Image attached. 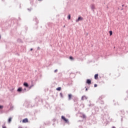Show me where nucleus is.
<instances>
[{
  "label": "nucleus",
  "instance_id": "2",
  "mask_svg": "<svg viewBox=\"0 0 128 128\" xmlns=\"http://www.w3.org/2000/svg\"><path fill=\"white\" fill-rule=\"evenodd\" d=\"M62 120H64V122H66V124H68V122H69L68 120L64 116H62Z\"/></svg>",
  "mask_w": 128,
  "mask_h": 128
},
{
  "label": "nucleus",
  "instance_id": "19",
  "mask_svg": "<svg viewBox=\"0 0 128 128\" xmlns=\"http://www.w3.org/2000/svg\"><path fill=\"white\" fill-rule=\"evenodd\" d=\"M70 15H68V19L70 20Z\"/></svg>",
  "mask_w": 128,
  "mask_h": 128
},
{
  "label": "nucleus",
  "instance_id": "9",
  "mask_svg": "<svg viewBox=\"0 0 128 128\" xmlns=\"http://www.w3.org/2000/svg\"><path fill=\"white\" fill-rule=\"evenodd\" d=\"M22 88H20L18 89V92H22Z\"/></svg>",
  "mask_w": 128,
  "mask_h": 128
},
{
  "label": "nucleus",
  "instance_id": "21",
  "mask_svg": "<svg viewBox=\"0 0 128 128\" xmlns=\"http://www.w3.org/2000/svg\"><path fill=\"white\" fill-rule=\"evenodd\" d=\"M26 88H24V92H26Z\"/></svg>",
  "mask_w": 128,
  "mask_h": 128
},
{
  "label": "nucleus",
  "instance_id": "11",
  "mask_svg": "<svg viewBox=\"0 0 128 128\" xmlns=\"http://www.w3.org/2000/svg\"><path fill=\"white\" fill-rule=\"evenodd\" d=\"M56 90H62V88H60V87H58V88H56Z\"/></svg>",
  "mask_w": 128,
  "mask_h": 128
},
{
  "label": "nucleus",
  "instance_id": "24",
  "mask_svg": "<svg viewBox=\"0 0 128 128\" xmlns=\"http://www.w3.org/2000/svg\"><path fill=\"white\" fill-rule=\"evenodd\" d=\"M1 38H2V36H1L0 35V40Z\"/></svg>",
  "mask_w": 128,
  "mask_h": 128
},
{
  "label": "nucleus",
  "instance_id": "7",
  "mask_svg": "<svg viewBox=\"0 0 128 128\" xmlns=\"http://www.w3.org/2000/svg\"><path fill=\"white\" fill-rule=\"evenodd\" d=\"M12 120V118L10 117L8 120V122H9V124H10Z\"/></svg>",
  "mask_w": 128,
  "mask_h": 128
},
{
  "label": "nucleus",
  "instance_id": "16",
  "mask_svg": "<svg viewBox=\"0 0 128 128\" xmlns=\"http://www.w3.org/2000/svg\"><path fill=\"white\" fill-rule=\"evenodd\" d=\"M82 118H86V115L83 114H82Z\"/></svg>",
  "mask_w": 128,
  "mask_h": 128
},
{
  "label": "nucleus",
  "instance_id": "10",
  "mask_svg": "<svg viewBox=\"0 0 128 128\" xmlns=\"http://www.w3.org/2000/svg\"><path fill=\"white\" fill-rule=\"evenodd\" d=\"M72 96L70 94L68 95V100H70V98Z\"/></svg>",
  "mask_w": 128,
  "mask_h": 128
},
{
  "label": "nucleus",
  "instance_id": "28",
  "mask_svg": "<svg viewBox=\"0 0 128 128\" xmlns=\"http://www.w3.org/2000/svg\"><path fill=\"white\" fill-rule=\"evenodd\" d=\"M3 128H6V127H3Z\"/></svg>",
  "mask_w": 128,
  "mask_h": 128
},
{
  "label": "nucleus",
  "instance_id": "12",
  "mask_svg": "<svg viewBox=\"0 0 128 128\" xmlns=\"http://www.w3.org/2000/svg\"><path fill=\"white\" fill-rule=\"evenodd\" d=\"M91 8H92V10H94V5H92Z\"/></svg>",
  "mask_w": 128,
  "mask_h": 128
},
{
  "label": "nucleus",
  "instance_id": "27",
  "mask_svg": "<svg viewBox=\"0 0 128 128\" xmlns=\"http://www.w3.org/2000/svg\"><path fill=\"white\" fill-rule=\"evenodd\" d=\"M86 90H88V88H86Z\"/></svg>",
  "mask_w": 128,
  "mask_h": 128
},
{
  "label": "nucleus",
  "instance_id": "3",
  "mask_svg": "<svg viewBox=\"0 0 128 128\" xmlns=\"http://www.w3.org/2000/svg\"><path fill=\"white\" fill-rule=\"evenodd\" d=\"M86 84H92V80H90V79H88L86 80Z\"/></svg>",
  "mask_w": 128,
  "mask_h": 128
},
{
  "label": "nucleus",
  "instance_id": "23",
  "mask_svg": "<svg viewBox=\"0 0 128 128\" xmlns=\"http://www.w3.org/2000/svg\"><path fill=\"white\" fill-rule=\"evenodd\" d=\"M32 88V86H30V88Z\"/></svg>",
  "mask_w": 128,
  "mask_h": 128
},
{
  "label": "nucleus",
  "instance_id": "15",
  "mask_svg": "<svg viewBox=\"0 0 128 128\" xmlns=\"http://www.w3.org/2000/svg\"><path fill=\"white\" fill-rule=\"evenodd\" d=\"M110 36H112V31H110Z\"/></svg>",
  "mask_w": 128,
  "mask_h": 128
},
{
  "label": "nucleus",
  "instance_id": "1",
  "mask_svg": "<svg viewBox=\"0 0 128 128\" xmlns=\"http://www.w3.org/2000/svg\"><path fill=\"white\" fill-rule=\"evenodd\" d=\"M84 20V18L82 16H79L77 20H76V22H82Z\"/></svg>",
  "mask_w": 128,
  "mask_h": 128
},
{
  "label": "nucleus",
  "instance_id": "14",
  "mask_svg": "<svg viewBox=\"0 0 128 128\" xmlns=\"http://www.w3.org/2000/svg\"><path fill=\"white\" fill-rule=\"evenodd\" d=\"M70 60H74V58H72V56H70Z\"/></svg>",
  "mask_w": 128,
  "mask_h": 128
},
{
  "label": "nucleus",
  "instance_id": "18",
  "mask_svg": "<svg viewBox=\"0 0 128 128\" xmlns=\"http://www.w3.org/2000/svg\"><path fill=\"white\" fill-rule=\"evenodd\" d=\"M96 86H98V84H94V88H96Z\"/></svg>",
  "mask_w": 128,
  "mask_h": 128
},
{
  "label": "nucleus",
  "instance_id": "6",
  "mask_svg": "<svg viewBox=\"0 0 128 128\" xmlns=\"http://www.w3.org/2000/svg\"><path fill=\"white\" fill-rule=\"evenodd\" d=\"M24 86L26 88H28V84L27 82H24Z\"/></svg>",
  "mask_w": 128,
  "mask_h": 128
},
{
  "label": "nucleus",
  "instance_id": "25",
  "mask_svg": "<svg viewBox=\"0 0 128 128\" xmlns=\"http://www.w3.org/2000/svg\"><path fill=\"white\" fill-rule=\"evenodd\" d=\"M30 50H32V48H30Z\"/></svg>",
  "mask_w": 128,
  "mask_h": 128
},
{
  "label": "nucleus",
  "instance_id": "8",
  "mask_svg": "<svg viewBox=\"0 0 128 128\" xmlns=\"http://www.w3.org/2000/svg\"><path fill=\"white\" fill-rule=\"evenodd\" d=\"M98 76V74H96L94 75V78H95V80H97Z\"/></svg>",
  "mask_w": 128,
  "mask_h": 128
},
{
  "label": "nucleus",
  "instance_id": "13",
  "mask_svg": "<svg viewBox=\"0 0 128 128\" xmlns=\"http://www.w3.org/2000/svg\"><path fill=\"white\" fill-rule=\"evenodd\" d=\"M13 108H14V106H10V110H12Z\"/></svg>",
  "mask_w": 128,
  "mask_h": 128
},
{
  "label": "nucleus",
  "instance_id": "4",
  "mask_svg": "<svg viewBox=\"0 0 128 128\" xmlns=\"http://www.w3.org/2000/svg\"><path fill=\"white\" fill-rule=\"evenodd\" d=\"M88 100V97H86V96H82V100Z\"/></svg>",
  "mask_w": 128,
  "mask_h": 128
},
{
  "label": "nucleus",
  "instance_id": "20",
  "mask_svg": "<svg viewBox=\"0 0 128 128\" xmlns=\"http://www.w3.org/2000/svg\"><path fill=\"white\" fill-rule=\"evenodd\" d=\"M60 96H61L62 98V94L60 93Z\"/></svg>",
  "mask_w": 128,
  "mask_h": 128
},
{
  "label": "nucleus",
  "instance_id": "26",
  "mask_svg": "<svg viewBox=\"0 0 128 128\" xmlns=\"http://www.w3.org/2000/svg\"><path fill=\"white\" fill-rule=\"evenodd\" d=\"M112 128H116V127H114V126H113Z\"/></svg>",
  "mask_w": 128,
  "mask_h": 128
},
{
  "label": "nucleus",
  "instance_id": "5",
  "mask_svg": "<svg viewBox=\"0 0 128 128\" xmlns=\"http://www.w3.org/2000/svg\"><path fill=\"white\" fill-rule=\"evenodd\" d=\"M28 122V118H24L22 120L23 123Z\"/></svg>",
  "mask_w": 128,
  "mask_h": 128
},
{
  "label": "nucleus",
  "instance_id": "29",
  "mask_svg": "<svg viewBox=\"0 0 128 128\" xmlns=\"http://www.w3.org/2000/svg\"><path fill=\"white\" fill-rule=\"evenodd\" d=\"M66 26H64V28Z\"/></svg>",
  "mask_w": 128,
  "mask_h": 128
},
{
  "label": "nucleus",
  "instance_id": "17",
  "mask_svg": "<svg viewBox=\"0 0 128 128\" xmlns=\"http://www.w3.org/2000/svg\"><path fill=\"white\" fill-rule=\"evenodd\" d=\"M4 108V106H0V110H2Z\"/></svg>",
  "mask_w": 128,
  "mask_h": 128
},
{
  "label": "nucleus",
  "instance_id": "22",
  "mask_svg": "<svg viewBox=\"0 0 128 128\" xmlns=\"http://www.w3.org/2000/svg\"><path fill=\"white\" fill-rule=\"evenodd\" d=\"M58 72V70H54V72Z\"/></svg>",
  "mask_w": 128,
  "mask_h": 128
}]
</instances>
